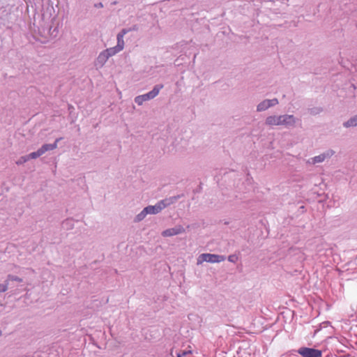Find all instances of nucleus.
<instances>
[{"mask_svg": "<svg viewBox=\"0 0 357 357\" xmlns=\"http://www.w3.org/2000/svg\"><path fill=\"white\" fill-rule=\"evenodd\" d=\"M294 123L293 115L270 116L266 119V124L268 126H289Z\"/></svg>", "mask_w": 357, "mask_h": 357, "instance_id": "obj_1", "label": "nucleus"}, {"mask_svg": "<svg viewBox=\"0 0 357 357\" xmlns=\"http://www.w3.org/2000/svg\"><path fill=\"white\" fill-rule=\"evenodd\" d=\"M225 257L222 255L204 253L202 254L197 258V265L202 264L204 261L210 263H219L225 261Z\"/></svg>", "mask_w": 357, "mask_h": 357, "instance_id": "obj_2", "label": "nucleus"}, {"mask_svg": "<svg viewBox=\"0 0 357 357\" xmlns=\"http://www.w3.org/2000/svg\"><path fill=\"white\" fill-rule=\"evenodd\" d=\"M162 87H163V85H162V84L156 85L151 91H150L146 94L137 96L135 99V102L140 105L144 101L153 99V98H155V96H157L158 95L160 90L161 89H162Z\"/></svg>", "mask_w": 357, "mask_h": 357, "instance_id": "obj_3", "label": "nucleus"}, {"mask_svg": "<svg viewBox=\"0 0 357 357\" xmlns=\"http://www.w3.org/2000/svg\"><path fill=\"white\" fill-rule=\"evenodd\" d=\"M174 198H170L169 199H165L159 202L155 206H149L145 208V211L150 214H156L159 213L162 209L165 208L167 206L173 203Z\"/></svg>", "mask_w": 357, "mask_h": 357, "instance_id": "obj_4", "label": "nucleus"}, {"mask_svg": "<svg viewBox=\"0 0 357 357\" xmlns=\"http://www.w3.org/2000/svg\"><path fill=\"white\" fill-rule=\"evenodd\" d=\"M298 353L303 357H321L322 356L321 351L307 347L300 348Z\"/></svg>", "mask_w": 357, "mask_h": 357, "instance_id": "obj_5", "label": "nucleus"}, {"mask_svg": "<svg viewBox=\"0 0 357 357\" xmlns=\"http://www.w3.org/2000/svg\"><path fill=\"white\" fill-rule=\"evenodd\" d=\"M122 50V45H116V47L107 49L105 51L100 54L98 59L105 62L110 56L116 54Z\"/></svg>", "mask_w": 357, "mask_h": 357, "instance_id": "obj_6", "label": "nucleus"}, {"mask_svg": "<svg viewBox=\"0 0 357 357\" xmlns=\"http://www.w3.org/2000/svg\"><path fill=\"white\" fill-rule=\"evenodd\" d=\"M184 231L185 230L183 227L178 226L174 228H171V229H168L163 231L162 234L163 236H165V237L172 236H174V235H177L181 233H183Z\"/></svg>", "mask_w": 357, "mask_h": 357, "instance_id": "obj_7", "label": "nucleus"}, {"mask_svg": "<svg viewBox=\"0 0 357 357\" xmlns=\"http://www.w3.org/2000/svg\"><path fill=\"white\" fill-rule=\"evenodd\" d=\"M59 140L60 139H56L54 144H44L43 146H42V147L40 149L43 151V153L44 154L47 151L55 149L57 147V143Z\"/></svg>", "mask_w": 357, "mask_h": 357, "instance_id": "obj_8", "label": "nucleus"}, {"mask_svg": "<svg viewBox=\"0 0 357 357\" xmlns=\"http://www.w3.org/2000/svg\"><path fill=\"white\" fill-rule=\"evenodd\" d=\"M333 154V152H331V153H323V154H321L318 156H315L314 157L312 160V163H318V162H323L327 157H329L331 155Z\"/></svg>", "mask_w": 357, "mask_h": 357, "instance_id": "obj_9", "label": "nucleus"}, {"mask_svg": "<svg viewBox=\"0 0 357 357\" xmlns=\"http://www.w3.org/2000/svg\"><path fill=\"white\" fill-rule=\"evenodd\" d=\"M346 128L357 126V115L344 123Z\"/></svg>", "mask_w": 357, "mask_h": 357, "instance_id": "obj_10", "label": "nucleus"}, {"mask_svg": "<svg viewBox=\"0 0 357 357\" xmlns=\"http://www.w3.org/2000/svg\"><path fill=\"white\" fill-rule=\"evenodd\" d=\"M270 102L268 101V100H265L264 101H262L261 103H259L257 106V111L259 112H261V111H264L266 109H267L268 108H269L271 106H270Z\"/></svg>", "mask_w": 357, "mask_h": 357, "instance_id": "obj_11", "label": "nucleus"}, {"mask_svg": "<svg viewBox=\"0 0 357 357\" xmlns=\"http://www.w3.org/2000/svg\"><path fill=\"white\" fill-rule=\"evenodd\" d=\"M126 33H127V31L125 29H123L117 36V40H118L117 45H122V49H123V47H124V42H123V38L124 35Z\"/></svg>", "mask_w": 357, "mask_h": 357, "instance_id": "obj_12", "label": "nucleus"}, {"mask_svg": "<svg viewBox=\"0 0 357 357\" xmlns=\"http://www.w3.org/2000/svg\"><path fill=\"white\" fill-rule=\"evenodd\" d=\"M43 153V151L40 150V149H39L36 152H33L31 153H30L29 155H28V158L30 159H36L38 157L42 155Z\"/></svg>", "mask_w": 357, "mask_h": 357, "instance_id": "obj_13", "label": "nucleus"}, {"mask_svg": "<svg viewBox=\"0 0 357 357\" xmlns=\"http://www.w3.org/2000/svg\"><path fill=\"white\" fill-rule=\"evenodd\" d=\"M148 214V213L145 211V208H144V210L137 215L136 217V219H137V221H141L142 220H143L145 216Z\"/></svg>", "mask_w": 357, "mask_h": 357, "instance_id": "obj_14", "label": "nucleus"}, {"mask_svg": "<svg viewBox=\"0 0 357 357\" xmlns=\"http://www.w3.org/2000/svg\"><path fill=\"white\" fill-rule=\"evenodd\" d=\"M29 160V158H28V155H25V156H22L21 157L19 160H17L16 162V163L17 165H21V164H23L24 162H26V161H28Z\"/></svg>", "mask_w": 357, "mask_h": 357, "instance_id": "obj_15", "label": "nucleus"}, {"mask_svg": "<svg viewBox=\"0 0 357 357\" xmlns=\"http://www.w3.org/2000/svg\"><path fill=\"white\" fill-rule=\"evenodd\" d=\"M8 280L17 281L21 282L22 280L17 276L9 275L8 276Z\"/></svg>", "mask_w": 357, "mask_h": 357, "instance_id": "obj_16", "label": "nucleus"}, {"mask_svg": "<svg viewBox=\"0 0 357 357\" xmlns=\"http://www.w3.org/2000/svg\"><path fill=\"white\" fill-rule=\"evenodd\" d=\"M228 260H229V261H231V262H234V263H235V262H236V261H237V260H238V257H237L236 255H230V256H229V257H228Z\"/></svg>", "mask_w": 357, "mask_h": 357, "instance_id": "obj_17", "label": "nucleus"}, {"mask_svg": "<svg viewBox=\"0 0 357 357\" xmlns=\"http://www.w3.org/2000/svg\"><path fill=\"white\" fill-rule=\"evenodd\" d=\"M8 289V283L0 284V292H5Z\"/></svg>", "mask_w": 357, "mask_h": 357, "instance_id": "obj_18", "label": "nucleus"}, {"mask_svg": "<svg viewBox=\"0 0 357 357\" xmlns=\"http://www.w3.org/2000/svg\"><path fill=\"white\" fill-rule=\"evenodd\" d=\"M268 101H269L270 102V106H273V105H275L278 103V101L276 98L275 99H272V100H268Z\"/></svg>", "mask_w": 357, "mask_h": 357, "instance_id": "obj_19", "label": "nucleus"}, {"mask_svg": "<svg viewBox=\"0 0 357 357\" xmlns=\"http://www.w3.org/2000/svg\"><path fill=\"white\" fill-rule=\"evenodd\" d=\"M192 354V351L190 350H188V351H184L182 354L183 356H186L188 354Z\"/></svg>", "mask_w": 357, "mask_h": 357, "instance_id": "obj_20", "label": "nucleus"}, {"mask_svg": "<svg viewBox=\"0 0 357 357\" xmlns=\"http://www.w3.org/2000/svg\"><path fill=\"white\" fill-rule=\"evenodd\" d=\"M2 335V332L0 330V336Z\"/></svg>", "mask_w": 357, "mask_h": 357, "instance_id": "obj_21", "label": "nucleus"}, {"mask_svg": "<svg viewBox=\"0 0 357 357\" xmlns=\"http://www.w3.org/2000/svg\"><path fill=\"white\" fill-rule=\"evenodd\" d=\"M177 357H181V355H178V356H177Z\"/></svg>", "mask_w": 357, "mask_h": 357, "instance_id": "obj_22", "label": "nucleus"}]
</instances>
